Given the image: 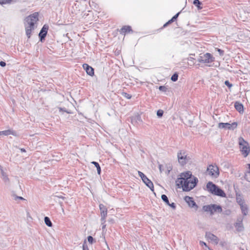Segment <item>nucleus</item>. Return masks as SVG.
<instances>
[{"label": "nucleus", "instance_id": "nucleus-10", "mask_svg": "<svg viewBox=\"0 0 250 250\" xmlns=\"http://www.w3.org/2000/svg\"><path fill=\"white\" fill-rule=\"evenodd\" d=\"M49 28L48 25L46 24H44L42 28L41 29L39 34V37L40 38V40L41 42H42L43 40H44L45 37L47 34V31Z\"/></svg>", "mask_w": 250, "mask_h": 250}, {"label": "nucleus", "instance_id": "nucleus-52", "mask_svg": "<svg viewBox=\"0 0 250 250\" xmlns=\"http://www.w3.org/2000/svg\"><path fill=\"white\" fill-rule=\"evenodd\" d=\"M169 23H171L172 22H174V20L171 18L170 20L168 21Z\"/></svg>", "mask_w": 250, "mask_h": 250}, {"label": "nucleus", "instance_id": "nucleus-9", "mask_svg": "<svg viewBox=\"0 0 250 250\" xmlns=\"http://www.w3.org/2000/svg\"><path fill=\"white\" fill-rule=\"evenodd\" d=\"M237 126V123L233 122L232 124L228 123H220L218 124V127L220 129H227L229 130H234Z\"/></svg>", "mask_w": 250, "mask_h": 250}, {"label": "nucleus", "instance_id": "nucleus-18", "mask_svg": "<svg viewBox=\"0 0 250 250\" xmlns=\"http://www.w3.org/2000/svg\"><path fill=\"white\" fill-rule=\"evenodd\" d=\"M130 32H132L131 27L129 25L124 26L120 30V32L121 34L125 35L126 33Z\"/></svg>", "mask_w": 250, "mask_h": 250}, {"label": "nucleus", "instance_id": "nucleus-37", "mask_svg": "<svg viewBox=\"0 0 250 250\" xmlns=\"http://www.w3.org/2000/svg\"><path fill=\"white\" fill-rule=\"evenodd\" d=\"M123 95L127 99H130L131 98V96L130 94L125 92L123 93Z\"/></svg>", "mask_w": 250, "mask_h": 250}, {"label": "nucleus", "instance_id": "nucleus-7", "mask_svg": "<svg viewBox=\"0 0 250 250\" xmlns=\"http://www.w3.org/2000/svg\"><path fill=\"white\" fill-rule=\"evenodd\" d=\"M193 177L190 171H187L186 172L182 173L180 177L177 178L176 180V183H178L179 185H181L183 181L192 180Z\"/></svg>", "mask_w": 250, "mask_h": 250}, {"label": "nucleus", "instance_id": "nucleus-17", "mask_svg": "<svg viewBox=\"0 0 250 250\" xmlns=\"http://www.w3.org/2000/svg\"><path fill=\"white\" fill-rule=\"evenodd\" d=\"M83 67L85 69L86 73L91 76H93L94 75V69L88 64L84 63L83 64Z\"/></svg>", "mask_w": 250, "mask_h": 250}, {"label": "nucleus", "instance_id": "nucleus-6", "mask_svg": "<svg viewBox=\"0 0 250 250\" xmlns=\"http://www.w3.org/2000/svg\"><path fill=\"white\" fill-rule=\"evenodd\" d=\"M208 174L212 178H216L219 175V168L216 165H210L207 168Z\"/></svg>", "mask_w": 250, "mask_h": 250}, {"label": "nucleus", "instance_id": "nucleus-42", "mask_svg": "<svg viewBox=\"0 0 250 250\" xmlns=\"http://www.w3.org/2000/svg\"><path fill=\"white\" fill-rule=\"evenodd\" d=\"M25 24V29H30L31 30H34L35 27H32L30 26L26 25V23Z\"/></svg>", "mask_w": 250, "mask_h": 250}, {"label": "nucleus", "instance_id": "nucleus-23", "mask_svg": "<svg viewBox=\"0 0 250 250\" xmlns=\"http://www.w3.org/2000/svg\"><path fill=\"white\" fill-rule=\"evenodd\" d=\"M91 163L95 166V167L97 168L98 174L99 175H100L101 173V167H100L99 164L98 162H95V161H93L91 162Z\"/></svg>", "mask_w": 250, "mask_h": 250}, {"label": "nucleus", "instance_id": "nucleus-5", "mask_svg": "<svg viewBox=\"0 0 250 250\" xmlns=\"http://www.w3.org/2000/svg\"><path fill=\"white\" fill-rule=\"evenodd\" d=\"M198 62L203 63H209L214 61V58L209 53H206L203 54H200L197 59Z\"/></svg>", "mask_w": 250, "mask_h": 250}, {"label": "nucleus", "instance_id": "nucleus-12", "mask_svg": "<svg viewBox=\"0 0 250 250\" xmlns=\"http://www.w3.org/2000/svg\"><path fill=\"white\" fill-rule=\"evenodd\" d=\"M39 14L38 12H35L32 14L27 16L25 19V22H33L34 24L38 21Z\"/></svg>", "mask_w": 250, "mask_h": 250}, {"label": "nucleus", "instance_id": "nucleus-11", "mask_svg": "<svg viewBox=\"0 0 250 250\" xmlns=\"http://www.w3.org/2000/svg\"><path fill=\"white\" fill-rule=\"evenodd\" d=\"M187 154L186 153L182 150H181L178 153L177 157L179 162L182 165L187 163Z\"/></svg>", "mask_w": 250, "mask_h": 250}, {"label": "nucleus", "instance_id": "nucleus-25", "mask_svg": "<svg viewBox=\"0 0 250 250\" xmlns=\"http://www.w3.org/2000/svg\"><path fill=\"white\" fill-rule=\"evenodd\" d=\"M44 223L45 225L49 227H51L52 226V223L48 217L45 216L44 218Z\"/></svg>", "mask_w": 250, "mask_h": 250}, {"label": "nucleus", "instance_id": "nucleus-49", "mask_svg": "<svg viewBox=\"0 0 250 250\" xmlns=\"http://www.w3.org/2000/svg\"><path fill=\"white\" fill-rule=\"evenodd\" d=\"M20 149L21 152H26V150L24 148H20Z\"/></svg>", "mask_w": 250, "mask_h": 250}, {"label": "nucleus", "instance_id": "nucleus-35", "mask_svg": "<svg viewBox=\"0 0 250 250\" xmlns=\"http://www.w3.org/2000/svg\"><path fill=\"white\" fill-rule=\"evenodd\" d=\"M87 240L90 244H92L94 242V238L91 236H88L87 237Z\"/></svg>", "mask_w": 250, "mask_h": 250}, {"label": "nucleus", "instance_id": "nucleus-44", "mask_svg": "<svg viewBox=\"0 0 250 250\" xmlns=\"http://www.w3.org/2000/svg\"><path fill=\"white\" fill-rule=\"evenodd\" d=\"M199 243H200V245L201 246H205V247H208V246H207V244H206L205 242H203V241H200L199 242Z\"/></svg>", "mask_w": 250, "mask_h": 250}, {"label": "nucleus", "instance_id": "nucleus-33", "mask_svg": "<svg viewBox=\"0 0 250 250\" xmlns=\"http://www.w3.org/2000/svg\"><path fill=\"white\" fill-rule=\"evenodd\" d=\"M83 250H89L86 240H85L83 244Z\"/></svg>", "mask_w": 250, "mask_h": 250}, {"label": "nucleus", "instance_id": "nucleus-28", "mask_svg": "<svg viewBox=\"0 0 250 250\" xmlns=\"http://www.w3.org/2000/svg\"><path fill=\"white\" fill-rule=\"evenodd\" d=\"M236 201L237 203L239 204L240 206H241L245 204L244 201L241 198V197H236Z\"/></svg>", "mask_w": 250, "mask_h": 250}, {"label": "nucleus", "instance_id": "nucleus-38", "mask_svg": "<svg viewBox=\"0 0 250 250\" xmlns=\"http://www.w3.org/2000/svg\"><path fill=\"white\" fill-rule=\"evenodd\" d=\"M105 219L104 220V221H101V225L102 226V229L104 230L106 227V225L105 224Z\"/></svg>", "mask_w": 250, "mask_h": 250}, {"label": "nucleus", "instance_id": "nucleus-40", "mask_svg": "<svg viewBox=\"0 0 250 250\" xmlns=\"http://www.w3.org/2000/svg\"><path fill=\"white\" fill-rule=\"evenodd\" d=\"M180 14V12H178L176 15H175L172 18V19L174 20V21H175L177 19V18H178V16H179Z\"/></svg>", "mask_w": 250, "mask_h": 250}, {"label": "nucleus", "instance_id": "nucleus-46", "mask_svg": "<svg viewBox=\"0 0 250 250\" xmlns=\"http://www.w3.org/2000/svg\"><path fill=\"white\" fill-rule=\"evenodd\" d=\"M59 109L60 112L64 111V112H67L65 108H63L62 107H59Z\"/></svg>", "mask_w": 250, "mask_h": 250}, {"label": "nucleus", "instance_id": "nucleus-56", "mask_svg": "<svg viewBox=\"0 0 250 250\" xmlns=\"http://www.w3.org/2000/svg\"><path fill=\"white\" fill-rule=\"evenodd\" d=\"M208 250H213L212 249H210V248L208 247Z\"/></svg>", "mask_w": 250, "mask_h": 250}, {"label": "nucleus", "instance_id": "nucleus-20", "mask_svg": "<svg viewBox=\"0 0 250 250\" xmlns=\"http://www.w3.org/2000/svg\"><path fill=\"white\" fill-rule=\"evenodd\" d=\"M0 135H4V136H8L9 135H12L13 136H16L17 133L16 132L13 130L12 129H8L6 130H3L0 131Z\"/></svg>", "mask_w": 250, "mask_h": 250}, {"label": "nucleus", "instance_id": "nucleus-55", "mask_svg": "<svg viewBox=\"0 0 250 250\" xmlns=\"http://www.w3.org/2000/svg\"><path fill=\"white\" fill-rule=\"evenodd\" d=\"M248 168L249 171L248 172L249 173H250V164H248Z\"/></svg>", "mask_w": 250, "mask_h": 250}, {"label": "nucleus", "instance_id": "nucleus-47", "mask_svg": "<svg viewBox=\"0 0 250 250\" xmlns=\"http://www.w3.org/2000/svg\"><path fill=\"white\" fill-rule=\"evenodd\" d=\"M230 213V211L229 210H226L225 212L224 213L226 215H229Z\"/></svg>", "mask_w": 250, "mask_h": 250}, {"label": "nucleus", "instance_id": "nucleus-24", "mask_svg": "<svg viewBox=\"0 0 250 250\" xmlns=\"http://www.w3.org/2000/svg\"><path fill=\"white\" fill-rule=\"evenodd\" d=\"M1 173L2 176V179L3 181L5 183L9 182V178L6 173L3 171L2 169H1Z\"/></svg>", "mask_w": 250, "mask_h": 250}, {"label": "nucleus", "instance_id": "nucleus-27", "mask_svg": "<svg viewBox=\"0 0 250 250\" xmlns=\"http://www.w3.org/2000/svg\"><path fill=\"white\" fill-rule=\"evenodd\" d=\"M162 200L166 203V205H169V200L167 196L165 194H162L161 195Z\"/></svg>", "mask_w": 250, "mask_h": 250}, {"label": "nucleus", "instance_id": "nucleus-39", "mask_svg": "<svg viewBox=\"0 0 250 250\" xmlns=\"http://www.w3.org/2000/svg\"><path fill=\"white\" fill-rule=\"evenodd\" d=\"M167 206H169V207H170L174 209H175L176 208V205L174 203H169V205H167Z\"/></svg>", "mask_w": 250, "mask_h": 250}, {"label": "nucleus", "instance_id": "nucleus-21", "mask_svg": "<svg viewBox=\"0 0 250 250\" xmlns=\"http://www.w3.org/2000/svg\"><path fill=\"white\" fill-rule=\"evenodd\" d=\"M242 213L243 214V215H247L248 212V208L247 205L244 204L241 206H240Z\"/></svg>", "mask_w": 250, "mask_h": 250}, {"label": "nucleus", "instance_id": "nucleus-4", "mask_svg": "<svg viewBox=\"0 0 250 250\" xmlns=\"http://www.w3.org/2000/svg\"><path fill=\"white\" fill-rule=\"evenodd\" d=\"M203 209L205 212H209L211 215L213 214L214 212L221 213L222 211V207L216 204L204 206Z\"/></svg>", "mask_w": 250, "mask_h": 250}, {"label": "nucleus", "instance_id": "nucleus-53", "mask_svg": "<svg viewBox=\"0 0 250 250\" xmlns=\"http://www.w3.org/2000/svg\"><path fill=\"white\" fill-rule=\"evenodd\" d=\"M194 60V59L192 57H190L188 59V60L189 61H192V62H193V60Z\"/></svg>", "mask_w": 250, "mask_h": 250}, {"label": "nucleus", "instance_id": "nucleus-16", "mask_svg": "<svg viewBox=\"0 0 250 250\" xmlns=\"http://www.w3.org/2000/svg\"><path fill=\"white\" fill-rule=\"evenodd\" d=\"M243 219L241 218L237 219V222L234 224L236 230L238 232L242 231L244 229V226L242 223Z\"/></svg>", "mask_w": 250, "mask_h": 250}, {"label": "nucleus", "instance_id": "nucleus-15", "mask_svg": "<svg viewBox=\"0 0 250 250\" xmlns=\"http://www.w3.org/2000/svg\"><path fill=\"white\" fill-rule=\"evenodd\" d=\"M205 236H206V237L208 239L213 241V242H214V243L215 244H217L218 243V242H219L218 238L216 235L213 234V233H212L210 232H206Z\"/></svg>", "mask_w": 250, "mask_h": 250}, {"label": "nucleus", "instance_id": "nucleus-3", "mask_svg": "<svg viewBox=\"0 0 250 250\" xmlns=\"http://www.w3.org/2000/svg\"><path fill=\"white\" fill-rule=\"evenodd\" d=\"M238 144L242 155L244 157H247L250 153V146L249 143L243 137H240L238 138Z\"/></svg>", "mask_w": 250, "mask_h": 250}, {"label": "nucleus", "instance_id": "nucleus-26", "mask_svg": "<svg viewBox=\"0 0 250 250\" xmlns=\"http://www.w3.org/2000/svg\"><path fill=\"white\" fill-rule=\"evenodd\" d=\"M131 120L132 124L136 123L137 121L142 122L141 118L139 115L132 117Z\"/></svg>", "mask_w": 250, "mask_h": 250}, {"label": "nucleus", "instance_id": "nucleus-41", "mask_svg": "<svg viewBox=\"0 0 250 250\" xmlns=\"http://www.w3.org/2000/svg\"><path fill=\"white\" fill-rule=\"evenodd\" d=\"M26 25L30 26L32 27H34L35 24L33 23V22H25Z\"/></svg>", "mask_w": 250, "mask_h": 250}, {"label": "nucleus", "instance_id": "nucleus-43", "mask_svg": "<svg viewBox=\"0 0 250 250\" xmlns=\"http://www.w3.org/2000/svg\"><path fill=\"white\" fill-rule=\"evenodd\" d=\"M217 51L219 52L220 56H223L224 55V51L223 50H222V49L218 48L217 49Z\"/></svg>", "mask_w": 250, "mask_h": 250}, {"label": "nucleus", "instance_id": "nucleus-54", "mask_svg": "<svg viewBox=\"0 0 250 250\" xmlns=\"http://www.w3.org/2000/svg\"><path fill=\"white\" fill-rule=\"evenodd\" d=\"M57 197L59 198H61V199H64V197L63 196H57Z\"/></svg>", "mask_w": 250, "mask_h": 250}, {"label": "nucleus", "instance_id": "nucleus-36", "mask_svg": "<svg viewBox=\"0 0 250 250\" xmlns=\"http://www.w3.org/2000/svg\"><path fill=\"white\" fill-rule=\"evenodd\" d=\"M225 84L229 88L232 86V84L231 83H230L228 80H226L225 81Z\"/></svg>", "mask_w": 250, "mask_h": 250}, {"label": "nucleus", "instance_id": "nucleus-13", "mask_svg": "<svg viewBox=\"0 0 250 250\" xmlns=\"http://www.w3.org/2000/svg\"><path fill=\"white\" fill-rule=\"evenodd\" d=\"M184 200L186 201V202L188 204L189 207L195 208H198V206L197 205L195 201L193 200L192 197H189L188 196H186L185 197Z\"/></svg>", "mask_w": 250, "mask_h": 250}, {"label": "nucleus", "instance_id": "nucleus-45", "mask_svg": "<svg viewBox=\"0 0 250 250\" xmlns=\"http://www.w3.org/2000/svg\"><path fill=\"white\" fill-rule=\"evenodd\" d=\"M0 66L1 67H4L6 66V62L3 61H0Z\"/></svg>", "mask_w": 250, "mask_h": 250}, {"label": "nucleus", "instance_id": "nucleus-29", "mask_svg": "<svg viewBox=\"0 0 250 250\" xmlns=\"http://www.w3.org/2000/svg\"><path fill=\"white\" fill-rule=\"evenodd\" d=\"M33 30L30 29H25L26 35L28 39L30 38Z\"/></svg>", "mask_w": 250, "mask_h": 250}, {"label": "nucleus", "instance_id": "nucleus-57", "mask_svg": "<svg viewBox=\"0 0 250 250\" xmlns=\"http://www.w3.org/2000/svg\"><path fill=\"white\" fill-rule=\"evenodd\" d=\"M0 170H1V169H2V167H1V166H0Z\"/></svg>", "mask_w": 250, "mask_h": 250}, {"label": "nucleus", "instance_id": "nucleus-14", "mask_svg": "<svg viewBox=\"0 0 250 250\" xmlns=\"http://www.w3.org/2000/svg\"><path fill=\"white\" fill-rule=\"evenodd\" d=\"M99 208L101 211V221H104L105 219L107 213V209L106 207L103 204L99 205Z\"/></svg>", "mask_w": 250, "mask_h": 250}, {"label": "nucleus", "instance_id": "nucleus-32", "mask_svg": "<svg viewBox=\"0 0 250 250\" xmlns=\"http://www.w3.org/2000/svg\"><path fill=\"white\" fill-rule=\"evenodd\" d=\"M159 89L162 92H166L167 90V88L164 85H161L159 87Z\"/></svg>", "mask_w": 250, "mask_h": 250}, {"label": "nucleus", "instance_id": "nucleus-34", "mask_svg": "<svg viewBox=\"0 0 250 250\" xmlns=\"http://www.w3.org/2000/svg\"><path fill=\"white\" fill-rule=\"evenodd\" d=\"M163 114H164V111H163V110H162L161 109L158 110L157 112V115L159 117H161L163 116Z\"/></svg>", "mask_w": 250, "mask_h": 250}, {"label": "nucleus", "instance_id": "nucleus-48", "mask_svg": "<svg viewBox=\"0 0 250 250\" xmlns=\"http://www.w3.org/2000/svg\"><path fill=\"white\" fill-rule=\"evenodd\" d=\"M170 23H169L168 21L166 23H165L163 25V27H167L168 24H169Z\"/></svg>", "mask_w": 250, "mask_h": 250}, {"label": "nucleus", "instance_id": "nucleus-2", "mask_svg": "<svg viewBox=\"0 0 250 250\" xmlns=\"http://www.w3.org/2000/svg\"><path fill=\"white\" fill-rule=\"evenodd\" d=\"M198 182V178L193 177L192 180L183 181L181 185L176 183V186L179 188L182 187L185 191H189L194 188Z\"/></svg>", "mask_w": 250, "mask_h": 250}, {"label": "nucleus", "instance_id": "nucleus-1", "mask_svg": "<svg viewBox=\"0 0 250 250\" xmlns=\"http://www.w3.org/2000/svg\"><path fill=\"white\" fill-rule=\"evenodd\" d=\"M206 188L207 190L213 195L221 197H226L225 191L212 182H208L207 183Z\"/></svg>", "mask_w": 250, "mask_h": 250}, {"label": "nucleus", "instance_id": "nucleus-31", "mask_svg": "<svg viewBox=\"0 0 250 250\" xmlns=\"http://www.w3.org/2000/svg\"><path fill=\"white\" fill-rule=\"evenodd\" d=\"M12 0H0V4L3 5L5 4L10 3Z\"/></svg>", "mask_w": 250, "mask_h": 250}, {"label": "nucleus", "instance_id": "nucleus-50", "mask_svg": "<svg viewBox=\"0 0 250 250\" xmlns=\"http://www.w3.org/2000/svg\"><path fill=\"white\" fill-rule=\"evenodd\" d=\"M162 165H159V170H160L161 172H162Z\"/></svg>", "mask_w": 250, "mask_h": 250}, {"label": "nucleus", "instance_id": "nucleus-19", "mask_svg": "<svg viewBox=\"0 0 250 250\" xmlns=\"http://www.w3.org/2000/svg\"><path fill=\"white\" fill-rule=\"evenodd\" d=\"M234 107L236 110L240 113H242L244 112V106L242 104L239 102H235L234 103Z\"/></svg>", "mask_w": 250, "mask_h": 250}, {"label": "nucleus", "instance_id": "nucleus-51", "mask_svg": "<svg viewBox=\"0 0 250 250\" xmlns=\"http://www.w3.org/2000/svg\"><path fill=\"white\" fill-rule=\"evenodd\" d=\"M16 198H18L21 200H24V199L23 197H21V196H17Z\"/></svg>", "mask_w": 250, "mask_h": 250}, {"label": "nucleus", "instance_id": "nucleus-8", "mask_svg": "<svg viewBox=\"0 0 250 250\" xmlns=\"http://www.w3.org/2000/svg\"><path fill=\"white\" fill-rule=\"evenodd\" d=\"M138 174L143 182L152 191H154V186L153 183L142 172L138 171Z\"/></svg>", "mask_w": 250, "mask_h": 250}, {"label": "nucleus", "instance_id": "nucleus-30", "mask_svg": "<svg viewBox=\"0 0 250 250\" xmlns=\"http://www.w3.org/2000/svg\"><path fill=\"white\" fill-rule=\"evenodd\" d=\"M178 78V75L175 73L171 77V80L173 82H176L177 81Z\"/></svg>", "mask_w": 250, "mask_h": 250}, {"label": "nucleus", "instance_id": "nucleus-22", "mask_svg": "<svg viewBox=\"0 0 250 250\" xmlns=\"http://www.w3.org/2000/svg\"><path fill=\"white\" fill-rule=\"evenodd\" d=\"M193 4L196 6L199 10H201L203 8V7L201 6L202 2L199 0H194Z\"/></svg>", "mask_w": 250, "mask_h": 250}]
</instances>
